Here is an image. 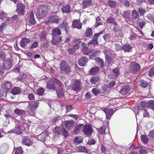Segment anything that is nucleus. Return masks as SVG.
Listing matches in <instances>:
<instances>
[{
    "instance_id": "48",
    "label": "nucleus",
    "mask_w": 154,
    "mask_h": 154,
    "mask_svg": "<svg viewBox=\"0 0 154 154\" xmlns=\"http://www.w3.org/2000/svg\"><path fill=\"white\" fill-rule=\"evenodd\" d=\"M95 60L100 64L102 67L103 66V60L99 57H97L95 58Z\"/></svg>"
},
{
    "instance_id": "14",
    "label": "nucleus",
    "mask_w": 154,
    "mask_h": 154,
    "mask_svg": "<svg viewBox=\"0 0 154 154\" xmlns=\"http://www.w3.org/2000/svg\"><path fill=\"white\" fill-rule=\"evenodd\" d=\"M22 142L23 143L28 146L32 144V141L30 138L28 137H24L23 139Z\"/></svg>"
},
{
    "instance_id": "41",
    "label": "nucleus",
    "mask_w": 154,
    "mask_h": 154,
    "mask_svg": "<svg viewBox=\"0 0 154 154\" xmlns=\"http://www.w3.org/2000/svg\"><path fill=\"white\" fill-rule=\"evenodd\" d=\"M14 112L18 115H21L24 113V111L23 110L17 108L14 110Z\"/></svg>"
},
{
    "instance_id": "43",
    "label": "nucleus",
    "mask_w": 154,
    "mask_h": 154,
    "mask_svg": "<svg viewBox=\"0 0 154 154\" xmlns=\"http://www.w3.org/2000/svg\"><path fill=\"white\" fill-rule=\"evenodd\" d=\"M96 24L95 26V27L96 28L99 26V25L102 24V21L100 19V17H97L96 18Z\"/></svg>"
},
{
    "instance_id": "38",
    "label": "nucleus",
    "mask_w": 154,
    "mask_h": 154,
    "mask_svg": "<svg viewBox=\"0 0 154 154\" xmlns=\"http://www.w3.org/2000/svg\"><path fill=\"white\" fill-rule=\"evenodd\" d=\"M82 125H83L82 124H79L75 127L74 130L75 134H77L80 132V130L82 128Z\"/></svg>"
},
{
    "instance_id": "61",
    "label": "nucleus",
    "mask_w": 154,
    "mask_h": 154,
    "mask_svg": "<svg viewBox=\"0 0 154 154\" xmlns=\"http://www.w3.org/2000/svg\"><path fill=\"white\" fill-rule=\"evenodd\" d=\"M95 143V141L93 139H90L88 140V143L89 145H94Z\"/></svg>"
},
{
    "instance_id": "52",
    "label": "nucleus",
    "mask_w": 154,
    "mask_h": 154,
    "mask_svg": "<svg viewBox=\"0 0 154 154\" xmlns=\"http://www.w3.org/2000/svg\"><path fill=\"white\" fill-rule=\"evenodd\" d=\"M148 106L152 109H154V100H150L148 103Z\"/></svg>"
},
{
    "instance_id": "53",
    "label": "nucleus",
    "mask_w": 154,
    "mask_h": 154,
    "mask_svg": "<svg viewBox=\"0 0 154 154\" xmlns=\"http://www.w3.org/2000/svg\"><path fill=\"white\" fill-rule=\"evenodd\" d=\"M7 14L6 13H4L3 11L0 12V19L2 20L5 18Z\"/></svg>"
},
{
    "instance_id": "6",
    "label": "nucleus",
    "mask_w": 154,
    "mask_h": 154,
    "mask_svg": "<svg viewBox=\"0 0 154 154\" xmlns=\"http://www.w3.org/2000/svg\"><path fill=\"white\" fill-rule=\"evenodd\" d=\"M25 7L23 3H20L17 4V11L19 15H23L24 14V10Z\"/></svg>"
},
{
    "instance_id": "22",
    "label": "nucleus",
    "mask_w": 154,
    "mask_h": 154,
    "mask_svg": "<svg viewBox=\"0 0 154 154\" xmlns=\"http://www.w3.org/2000/svg\"><path fill=\"white\" fill-rule=\"evenodd\" d=\"M29 39L26 38H23L20 42L21 46L22 47H24L29 42Z\"/></svg>"
},
{
    "instance_id": "13",
    "label": "nucleus",
    "mask_w": 154,
    "mask_h": 154,
    "mask_svg": "<svg viewBox=\"0 0 154 154\" xmlns=\"http://www.w3.org/2000/svg\"><path fill=\"white\" fill-rule=\"evenodd\" d=\"M39 103V102L38 101H32L29 103L28 107L30 108V110L33 111L34 109H37Z\"/></svg>"
},
{
    "instance_id": "15",
    "label": "nucleus",
    "mask_w": 154,
    "mask_h": 154,
    "mask_svg": "<svg viewBox=\"0 0 154 154\" xmlns=\"http://www.w3.org/2000/svg\"><path fill=\"white\" fill-rule=\"evenodd\" d=\"M9 148L8 144L5 143L2 144L0 147V153L2 154L5 153L8 151Z\"/></svg>"
},
{
    "instance_id": "21",
    "label": "nucleus",
    "mask_w": 154,
    "mask_h": 154,
    "mask_svg": "<svg viewBox=\"0 0 154 154\" xmlns=\"http://www.w3.org/2000/svg\"><path fill=\"white\" fill-rule=\"evenodd\" d=\"M91 5H92V2L91 0H83V8H87Z\"/></svg>"
},
{
    "instance_id": "33",
    "label": "nucleus",
    "mask_w": 154,
    "mask_h": 154,
    "mask_svg": "<svg viewBox=\"0 0 154 154\" xmlns=\"http://www.w3.org/2000/svg\"><path fill=\"white\" fill-rule=\"evenodd\" d=\"M99 79L100 78L98 76H93L91 79L90 82L92 84H95L98 81Z\"/></svg>"
},
{
    "instance_id": "18",
    "label": "nucleus",
    "mask_w": 154,
    "mask_h": 154,
    "mask_svg": "<svg viewBox=\"0 0 154 154\" xmlns=\"http://www.w3.org/2000/svg\"><path fill=\"white\" fill-rule=\"evenodd\" d=\"M74 121L72 120L66 121L65 122L66 127L68 130L72 129L73 128Z\"/></svg>"
},
{
    "instance_id": "45",
    "label": "nucleus",
    "mask_w": 154,
    "mask_h": 154,
    "mask_svg": "<svg viewBox=\"0 0 154 154\" xmlns=\"http://www.w3.org/2000/svg\"><path fill=\"white\" fill-rule=\"evenodd\" d=\"M103 53L105 55V57L109 56L112 53V51L109 49H106L103 51Z\"/></svg>"
},
{
    "instance_id": "4",
    "label": "nucleus",
    "mask_w": 154,
    "mask_h": 154,
    "mask_svg": "<svg viewBox=\"0 0 154 154\" xmlns=\"http://www.w3.org/2000/svg\"><path fill=\"white\" fill-rule=\"evenodd\" d=\"M60 70L62 72L68 73L71 71L69 65L64 60H62L60 63Z\"/></svg>"
},
{
    "instance_id": "30",
    "label": "nucleus",
    "mask_w": 154,
    "mask_h": 154,
    "mask_svg": "<svg viewBox=\"0 0 154 154\" xmlns=\"http://www.w3.org/2000/svg\"><path fill=\"white\" fill-rule=\"evenodd\" d=\"M132 19L135 20L137 19L139 16L137 11L136 10H133L131 11Z\"/></svg>"
},
{
    "instance_id": "60",
    "label": "nucleus",
    "mask_w": 154,
    "mask_h": 154,
    "mask_svg": "<svg viewBox=\"0 0 154 154\" xmlns=\"http://www.w3.org/2000/svg\"><path fill=\"white\" fill-rule=\"evenodd\" d=\"M141 86L144 88H146L147 85V84L146 82H144L143 81L141 80Z\"/></svg>"
},
{
    "instance_id": "58",
    "label": "nucleus",
    "mask_w": 154,
    "mask_h": 154,
    "mask_svg": "<svg viewBox=\"0 0 154 154\" xmlns=\"http://www.w3.org/2000/svg\"><path fill=\"white\" fill-rule=\"evenodd\" d=\"M113 72L114 73L113 75L116 76H117L119 75V73L118 70L116 68L114 69H113Z\"/></svg>"
},
{
    "instance_id": "50",
    "label": "nucleus",
    "mask_w": 154,
    "mask_h": 154,
    "mask_svg": "<svg viewBox=\"0 0 154 154\" xmlns=\"http://www.w3.org/2000/svg\"><path fill=\"white\" fill-rule=\"evenodd\" d=\"M138 11L141 15H143L145 12H146V11L145 9L143 8L142 7H139L138 8Z\"/></svg>"
},
{
    "instance_id": "62",
    "label": "nucleus",
    "mask_w": 154,
    "mask_h": 154,
    "mask_svg": "<svg viewBox=\"0 0 154 154\" xmlns=\"http://www.w3.org/2000/svg\"><path fill=\"white\" fill-rule=\"evenodd\" d=\"M105 58L106 62H107L109 64L111 63L112 61V59L109 56L105 57Z\"/></svg>"
},
{
    "instance_id": "40",
    "label": "nucleus",
    "mask_w": 154,
    "mask_h": 154,
    "mask_svg": "<svg viewBox=\"0 0 154 154\" xmlns=\"http://www.w3.org/2000/svg\"><path fill=\"white\" fill-rule=\"evenodd\" d=\"M61 128L58 127H56L53 130V132L55 134H60L61 131Z\"/></svg>"
},
{
    "instance_id": "23",
    "label": "nucleus",
    "mask_w": 154,
    "mask_h": 154,
    "mask_svg": "<svg viewBox=\"0 0 154 154\" xmlns=\"http://www.w3.org/2000/svg\"><path fill=\"white\" fill-rule=\"evenodd\" d=\"M61 40V38L60 37L58 36H53L51 43L54 45H56Z\"/></svg>"
},
{
    "instance_id": "56",
    "label": "nucleus",
    "mask_w": 154,
    "mask_h": 154,
    "mask_svg": "<svg viewBox=\"0 0 154 154\" xmlns=\"http://www.w3.org/2000/svg\"><path fill=\"white\" fill-rule=\"evenodd\" d=\"M60 120V118L59 116L55 117L52 120V122L53 123H55L56 122L58 123Z\"/></svg>"
},
{
    "instance_id": "24",
    "label": "nucleus",
    "mask_w": 154,
    "mask_h": 154,
    "mask_svg": "<svg viewBox=\"0 0 154 154\" xmlns=\"http://www.w3.org/2000/svg\"><path fill=\"white\" fill-rule=\"evenodd\" d=\"M61 31L59 28H55L52 31V36H58L61 34Z\"/></svg>"
},
{
    "instance_id": "11",
    "label": "nucleus",
    "mask_w": 154,
    "mask_h": 154,
    "mask_svg": "<svg viewBox=\"0 0 154 154\" xmlns=\"http://www.w3.org/2000/svg\"><path fill=\"white\" fill-rule=\"evenodd\" d=\"M60 20V19L57 16L52 15L49 18L48 21L50 23H53L57 24L59 23Z\"/></svg>"
},
{
    "instance_id": "34",
    "label": "nucleus",
    "mask_w": 154,
    "mask_h": 154,
    "mask_svg": "<svg viewBox=\"0 0 154 154\" xmlns=\"http://www.w3.org/2000/svg\"><path fill=\"white\" fill-rule=\"evenodd\" d=\"M13 152L15 154H23V151L21 147L14 148Z\"/></svg>"
},
{
    "instance_id": "9",
    "label": "nucleus",
    "mask_w": 154,
    "mask_h": 154,
    "mask_svg": "<svg viewBox=\"0 0 154 154\" xmlns=\"http://www.w3.org/2000/svg\"><path fill=\"white\" fill-rule=\"evenodd\" d=\"M11 67V62L9 59H5L4 60L3 69H9Z\"/></svg>"
},
{
    "instance_id": "47",
    "label": "nucleus",
    "mask_w": 154,
    "mask_h": 154,
    "mask_svg": "<svg viewBox=\"0 0 154 154\" xmlns=\"http://www.w3.org/2000/svg\"><path fill=\"white\" fill-rule=\"evenodd\" d=\"M27 77L26 75L25 74H22L17 77V79L21 81L23 79L26 78Z\"/></svg>"
},
{
    "instance_id": "1",
    "label": "nucleus",
    "mask_w": 154,
    "mask_h": 154,
    "mask_svg": "<svg viewBox=\"0 0 154 154\" xmlns=\"http://www.w3.org/2000/svg\"><path fill=\"white\" fill-rule=\"evenodd\" d=\"M48 81L47 83V88H48L55 90L56 88V86H58L56 92L58 97H63V91L61 82L59 80L55 78L48 79Z\"/></svg>"
},
{
    "instance_id": "29",
    "label": "nucleus",
    "mask_w": 154,
    "mask_h": 154,
    "mask_svg": "<svg viewBox=\"0 0 154 154\" xmlns=\"http://www.w3.org/2000/svg\"><path fill=\"white\" fill-rule=\"evenodd\" d=\"M132 47L128 45H125L122 47V49L125 52H130L132 50Z\"/></svg>"
},
{
    "instance_id": "39",
    "label": "nucleus",
    "mask_w": 154,
    "mask_h": 154,
    "mask_svg": "<svg viewBox=\"0 0 154 154\" xmlns=\"http://www.w3.org/2000/svg\"><path fill=\"white\" fill-rule=\"evenodd\" d=\"M138 23L140 27L142 29L143 27V26L145 24V22L142 19L139 18L138 20Z\"/></svg>"
},
{
    "instance_id": "35",
    "label": "nucleus",
    "mask_w": 154,
    "mask_h": 154,
    "mask_svg": "<svg viewBox=\"0 0 154 154\" xmlns=\"http://www.w3.org/2000/svg\"><path fill=\"white\" fill-rule=\"evenodd\" d=\"M79 152L88 153V150L85 146H79L77 148Z\"/></svg>"
},
{
    "instance_id": "8",
    "label": "nucleus",
    "mask_w": 154,
    "mask_h": 154,
    "mask_svg": "<svg viewBox=\"0 0 154 154\" xmlns=\"http://www.w3.org/2000/svg\"><path fill=\"white\" fill-rule=\"evenodd\" d=\"M129 69L132 72H135L140 69V66L139 64L137 63H131Z\"/></svg>"
},
{
    "instance_id": "32",
    "label": "nucleus",
    "mask_w": 154,
    "mask_h": 154,
    "mask_svg": "<svg viewBox=\"0 0 154 154\" xmlns=\"http://www.w3.org/2000/svg\"><path fill=\"white\" fill-rule=\"evenodd\" d=\"M93 34V30L91 28H88L85 32V37H88L91 36Z\"/></svg>"
},
{
    "instance_id": "25",
    "label": "nucleus",
    "mask_w": 154,
    "mask_h": 154,
    "mask_svg": "<svg viewBox=\"0 0 154 154\" xmlns=\"http://www.w3.org/2000/svg\"><path fill=\"white\" fill-rule=\"evenodd\" d=\"M98 131L101 134H105L108 132V130L106 131V126L104 125L98 129Z\"/></svg>"
},
{
    "instance_id": "57",
    "label": "nucleus",
    "mask_w": 154,
    "mask_h": 154,
    "mask_svg": "<svg viewBox=\"0 0 154 154\" xmlns=\"http://www.w3.org/2000/svg\"><path fill=\"white\" fill-rule=\"evenodd\" d=\"M141 140L144 143H146L148 142V139L145 135H143L141 137Z\"/></svg>"
},
{
    "instance_id": "37",
    "label": "nucleus",
    "mask_w": 154,
    "mask_h": 154,
    "mask_svg": "<svg viewBox=\"0 0 154 154\" xmlns=\"http://www.w3.org/2000/svg\"><path fill=\"white\" fill-rule=\"evenodd\" d=\"M82 39H73L72 41V44L74 45H78L79 46V45L82 42Z\"/></svg>"
},
{
    "instance_id": "54",
    "label": "nucleus",
    "mask_w": 154,
    "mask_h": 154,
    "mask_svg": "<svg viewBox=\"0 0 154 154\" xmlns=\"http://www.w3.org/2000/svg\"><path fill=\"white\" fill-rule=\"evenodd\" d=\"M113 24L114 26L113 29L114 30L115 32L119 31L120 30L119 25L117 24V23L116 22L115 23Z\"/></svg>"
},
{
    "instance_id": "20",
    "label": "nucleus",
    "mask_w": 154,
    "mask_h": 154,
    "mask_svg": "<svg viewBox=\"0 0 154 154\" xmlns=\"http://www.w3.org/2000/svg\"><path fill=\"white\" fill-rule=\"evenodd\" d=\"M99 71V67L96 66L91 68L89 71V73L90 74L95 75L97 74Z\"/></svg>"
},
{
    "instance_id": "17",
    "label": "nucleus",
    "mask_w": 154,
    "mask_h": 154,
    "mask_svg": "<svg viewBox=\"0 0 154 154\" xmlns=\"http://www.w3.org/2000/svg\"><path fill=\"white\" fill-rule=\"evenodd\" d=\"M131 89V86L130 85H126L121 90L120 93L123 95H125Z\"/></svg>"
},
{
    "instance_id": "10",
    "label": "nucleus",
    "mask_w": 154,
    "mask_h": 154,
    "mask_svg": "<svg viewBox=\"0 0 154 154\" xmlns=\"http://www.w3.org/2000/svg\"><path fill=\"white\" fill-rule=\"evenodd\" d=\"M81 85V83L80 81L79 80H76L74 82L72 86V88L74 91H79L80 89Z\"/></svg>"
},
{
    "instance_id": "2",
    "label": "nucleus",
    "mask_w": 154,
    "mask_h": 154,
    "mask_svg": "<svg viewBox=\"0 0 154 154\" xmlns=\"http://www.w3.org/2000/svg\"><path fill=\"white\" fill-rule=\"evenodd\" d=\"M47 7L46 5L40 6L38 11L36 13V15L39 18L41 19L45 16L47 13Z\"/></svg>"
},
{
    "instance_id": "7",
    "label": "nucleus",
    "mask_w": 154,
    "mask_h": 154,
    "mask_svg": "<svg viewBox=\"0 0 154 154\" xmlns=\"http://www.w3.org/2000/svg\"><path fill=\"white\" fill-rule=\"evenodd\" d=\"M104 31H102L98 33L95 34L93 36V38L92 39L91 41L88 42V45H89L91 44H93L94 45H97L98 43L97 41V39L98 36L102 34L103 33Z\"/></svg>"
},
{
    "instance_id": "28",
    "label": "nucleus",
    "mask_w": 154,
    "mask_h": 154,
    "mask_svg": "<svg viewBox=\"0 0 154 154\" xmlns=\"http://www.w3.org/2000/svg\"><path fill=\"white\" fill-rule=\"evenodd\" d=\"M79 46L78 45H75L74 46L68 49L69 53L70 54H73L76 50L79 49Z\"/></svg>"
},
{
    "instance_id": "51",
    "label": "nucleus",
    "mask_w": 154,
    "mask_h": 154,
    "mask_svg": "<svg viewBox=\"0 0 154 154\" xmlns=\"http://www.w3.org/2000/svg\"><path fill=\"white\" fill-rule=\"evenodd\" d=\"M129 12L127 11H125L124 12L123 16L126 20L128 19L129 17Z\"/></svg>"
},
{
    "instance_id": "36",
    "label": "nucleus",
    "mask_w": 154,
    "mask_h": 154,
    "mask_svg": "<svg viewBox=\"0 0 154 154\" xmlns=\"http://www.w3.org/2000/svg\"><path fill=\"white\" fill-rule=\"evenodd\" d=\"M82 141V138L80 136L75 137L74 139L73 142L75 144L81 143Z\"/></svg>"
},
{
    "instance_id": "26",
    "label": "nucleus",
    "mask_w": 154,
    "mask_h": 154,
    "mask_svg": "<svg viewBox=\"0 0 154 154\" xmlns=\"http://www.w3.org/2000/svg\"><path fill=\"white\" fill-rule=\"evenodd\" d=\"M117 4V3L116 2L111 0H108L107 2V5L111 8L115 7Z\"/></svg>"
},
{
    "instance_id": "16",
    "label": "nucleus",
    "mask_w": 154,
    "mask_h": 154,
    "mask_svg": "<svg viewBox=\"0 0 154 154\" xmlns=\"http://www.w3.org/2000/svg\"><path fill=\"white\" fill-rule=\"evenodd\" d=\"M106 115V119H109L114 112V110L106 108L103 109Z\"/></svg>"
},
{
    "instance_id": "42",
    "label": "nucleus",
    "mask_w": 154,
    "mask_h": 154,
    "mask_svg": "<svg viewBox=\"0 0 154 154\" xmlns=\"http://www.w3.org/2000/svg\"><path fill=\"white\" fill-rule=\"evenodd\" d=\"M29 22L30 23L32 24H34L35 23V21L34 17V14L32 12H31L30 14Z\"/></svg>"
},
{
    "instance_id": "3",
    "label": "nucleus",
    "mask_w": 154,
    "mask_h": 154,
    "mask_svg": "<svg viewBox=\"0 0 154 154\" xmlns=\"http://www.w3.org/2000/svg\"><path fill=\"white\" fill-rule=\"evenodd\" d=\"M12 87L11 83L8 81L4 82L2 85V95L4 97L7 95V92Z\"/></svg>"
},
{
    "instance_id": "31",
    "label": "nucleus",
    "mask_w": 154,
    "mask_h": 154,
    "mask_svg": "<svg viewBox=\"0 0 154 154\" xmlns=\"http://www.w3.org/2000/svg\"><path fill=\"white\" fill-rule=\"evenodd\" d=\"M62 11L63 13L69 12L71 11L70 6L69 5H66L62 8Z\"/></svg>"
},
{
    "instance_id": "5",
    "label": "nucleus",
    "mask_w": 154,
    "mask_h": 154,
    "mask_svg": "<svg viewBox=\"0 0 154 154\" xmlns=\"http://www.w3.org/2000/svg\"><path fill=\"white\" fill-rule=\"evenodd\" d=\"M93 131V128L90 125H84L82 128V132L84 135L90 136L91 135Z\"/></svg>"
},
{
    "instance_id": "49",
    "label": "nucleus",
    "mask_w": 154,
    "mask_h": 154,
    "mask_svg": "<svg viewBox=\"0 0 154 154\" xmlns=\"http://www.w3.org/2000/svg\"><path fill=\"white\" fill-rule=\"evenodd\" d=\"M86 44L85 43H82L81 44L82 46L83 47L82 48V51L83 52L87 51L88 49V47L86 46Z\"/></svg>"
},
{
    "instance_id": "64",
    "label": "nucleus",
    "mask_w": 154,
    "mask_h": 154,
    "mask_svg": "<svg viewBox=\"0 0 154 154\" xmlns=\"http://www.w3.org/2000/svg\"><path fill=\"white\" fill-rule=\"evenodd\" d=\"M153 74H154V66L150 69L148 75L151 76Z\"/></svg>"
},
{
    "instance_id": "12",
    "label": "nucleus",
    "mask_w": 154,
    "mask_h": 154,
    "mask_svg": "<svg viewBox=\"0 0 154 154\" xmlns=\"http://www.w3.org/2000/svg\"><path fill=\"white\" fill-rule=\"evenodd\" d=\"M72 27L73 28L81 29L82 27V24L79 20H75L73 21Z\"/></svg>"
},
{
    "instance_id": "59",
    "label": "nucleus",
    "mask_w": 154,
    "mask_h": 154,
    "mask_svg": "<svg viewBox=\"0 0 154 154\" xmlns=\"http://www.w3.org/2000/svg\"><path fill=\"white\" fill-rule=\"evenodd\" d=\"M136 38V35L134 34H131L130 35L129 38L131 40H134Z\"/></svg>"
},
{
    "instance_id": "27",
    "label": "nucleus",
    "mask_w": 154,
    "mask_h": 154,
    "mask_svg": "<svg viewBox=\"0 0 154 154\" xmlns=\"http://www.w3.org/2000/svg\"><path fill=\"white\" fill-rule=\"evenodd\" d=\"M21 92V89L19 87L14 88L11 91V93L13 94H20Z\"/></svg>"
},
{
    "instance_id": "44",
    "label": "nucleus",
    "mask_w": 154,
    "mask_h": 154,
    "mask_svg": "<svg viewBox=\"0 0 154 154\" xmlns=\"http://www.w3.org/2000/svg\"><path fill=\"white\" fill-rule=\"evenodd\" d=\"M106 22L107 23H112L114 24L116 23L115 20L112 17H108L106 20Z\"/></svg>"
},
{
    "instance_id": "55",
    "label": "nucleus",
    "mask_w": 154,
    "mask_h": 154,
    "mask_svg": "<svg viewBox=\"0 0 154 154\" xmlns=\"http://www.w3.org/2000/svg\"><path fill=\"white\" fill-rule=\"evenodd\" d=\"M44 91V90L43 88H39L37 90V93L39 95H42L43 94Z\"/></svg>"
},
{
    "instance_id": "63",
    "label": "nucleus",
    "mask_w": 154,
    "mask_h": 154,
    "mask_svg": "<svg viewBox=\"0 0 154 154\" xmlns=\"http://www.w3.org/2000/svg\"><path fill=\"white\" fill-rule=\"evenodd\" d=\"M147 18L150 20H152L153 19V16L152 14H149L146 16Z\"/></svg>"
},
{
    "instance_id": "19",
    "label": "nucleus",
    "mask_w": 154,
    "mask_h": 154,
    "mask_svg": "<svg viewBox=\"0 0 154 154\" xmlns=\"http://www.w3.org/2000/svg\"><path fill=\"white\" fill-rule=\"evenodd\" d=\"M88 61V59L86 57H81L79 61V64L81 66H84Z\"/></svg>"
},
{
    "instance_id": "46",
    "label": "nucleus",
    "mask_w": 154,
    "mask_h": 154,
    "mask_svg": "<svg viewBox=\"0 0 154 154\" xmlns=\"http://www.w3.org/2000/svg\"><path fill=\"white\" fill-rule=\"evenodd\" d=\"M92 92L95 95H96L100 93V90L97 88L92 89Z\"/></svg>"
}]
</instances>
